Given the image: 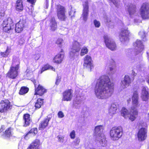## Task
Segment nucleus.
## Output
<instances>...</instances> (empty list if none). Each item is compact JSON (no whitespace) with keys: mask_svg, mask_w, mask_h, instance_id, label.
Returning a JSON list of instances; mask_svg holds the SVG:
<instances>
[{"mask_svg":"<svg viewBox=\"0 0 149 149\" xmlns=\"http://www.w3.org/2000/svg\"><path fill=\"white\" fill-rule=\"evenodd\" d=\"M114 84L108 76L102 75L97 80L95 89V94L98 98L106 99L111 97L113 91Z\"/></svg>","mask_w":149,"mask_h":149,"instance_id":"obj_1","label":"nucleus"},{"mask_svg":"<svg viewBox=\"0 0 149 149\" xmlns=\"http://www.w3.org/2000/svg\"><path fill=\"white\" fill-rule=\"evenodd\" d=\"M139 95L138 92L135 91L133 94L132 98V106L131 109L132 111L130 113L129 115V119L132 121H134L136 118L138 112L136 108L139 106Z\"/></svg>","mask_w":149,"mask_h":149,"instance_id":"obj_2","label":"nucleus"},{"mask_svg":"<svg viewBox=\"0 0 149 149\" xmlns=\"http://www.w3.org/2000/svg\"><path fill=\"white\" fill-rule=\"evenodd\" d=\"M103 129V127L102 125L95 127L93 134L95 136L96 140L99 142L102 146H104L106 145L107 141L104 135L102 133Z\"/></svg>","mask_w":149,"mask_h":149,"instance_id":"obj_3","label":"nucleus"},{"mask_svg":"<svg viewBox=\"0 0 149 149\" xmlns=\"http://www.w3.org/2000/svg\"><path fill=\"white\" fill-rule=\"evenodd\" d=\"M19 64V62L17 61H13L10 70L7 74V77L12 79H14L17 76Z\"/></svg>","mask_w":149,"mask_h":149,"instance_id":"obj_4","label":"nucleus"},{"mask_svg":"<svg viewBox=\"0 0 149 149\" xmlns=\"http://www.w3.org/2000/svg\"><path fill=\"white\" fill-rule=\"evenodd\" d=\"M84 44L81 38L78 39L77 40H74L70 49V56L71 57L74 56L76 52H78L80 51L81 47Z\"/></svg>","mask_w":149,"mask_h":149,"instance_id":"obj_5","label":"nucleus"},{"mask_svg":"<svg viewBox=\"0 0 149 149\" xmlns=\"http://www.w3.org/2000/svg\"><path fill=\"white\" fill-rule=\"evenodd\" d=\"M122 134L123 129L120 127L112 128L110 132V138L113 141L118 140L121 137Z\"/></svg>","mask_w":149,"mask_h":149,"instance_id":"obj_6","label":"nucleus"},{"mask_svg":"<svg viewBox=\"0 0 149 149\" xmlns=\"http://www.w3.org/2000/svg\"><path fill=\"white\" fill-rule=\"evenodd\" d=\"M140 14L143 19L149 18V5L147 3H144L140 9Z\"/></svg>","mask_w":149,"mask_h":149,"instance_id":"obj_7","label":"nucleus"},{"mask_svg":"<svg viewBox=\"0 0 149 149\" xmlns=\"http://www.w3.org/2000/svg\"><path fill=\"white\" fill-rule=\"evenodd\" d=\"M83 66L84 69H88L90 71L94 68V65L91 56L86 55L84 58Z\"/></svg>","mask_w":149,"mask_h":149,"instance_id":"obj_8","label":"nucleus"},{"mask_svg":"<svg viewBox=\"0 0 149 149\" xmlns=\"http://www.w3.org/2000/svg\"><path fill=\"white\" fill-rule=\"evenodd\" d=\"M2 25L3 31L6 32H8L14 28V24L10 18L4 20Z\"/></svg>","mask_w":149,"mask_h":149,"instance_id":"obj_9","label":"nucleus"},{"mask_svg":"<svg viewBox=\"0 0 149 149\" xmlns=\"http://www.w3.org/2000/svg\"><path fill=\"white\" fill-rule=\"evenodd\" d=\"M104 41L106 46L110 49L113 51L116 50V46L115 42L109 38L108 35L104 36Z\"/></svg>","mask_w":149,"mask_h":149,"instance_id":"obj_10","label":"nucleus"},{"mask_svg":"<svg viewBox=\"0 0 149 149\" xmlns=\"http://www.w3.org/2000/svg\"><path fill=\"white\" fill-rule=\"evenodd\" d=\"M57 16L61 20L64 21L66 18L65 13L66 12L65 7L60 5L57 6Z\"/></svg>","mask_w":149,"mask_h":149,"instance_id":"obj_11","label":"nucleus"},{"mask_svg":"<svg viewBox=\"0 0 149 149\" xmlns=\"http://www.w3.org/2000/svg\"><path fill=\"white\" fill-rule=\"evenodd\" d=\"M83 5V9L80 19L84 22H86L88 18L89 13L88 5L87 1H86L84 2Z\"/></svg>","mask_w":149,"mask_h":149,"instance_id":"obj_12","label":"nucleus"},{"mask_svg":"<svg viewBox=\"0 0 149 149\" xmlns=\"http://www.w3.org/2000/svg\"><path fill=\"white\" fill-rule=\"evenodd\" d=\"M12 107L10 102L8 100H2L0 102V112L3 113L6 112L10 109Z\"/></svg>","mask_w":149,"mask_h":149,"instance_id":"obj_13","label":"nucleus"},{"mask_svg":"<svg viewBox=\"0 0 149 149\" xmlns=\"http://www.w3.org/2000/svg\"><path fill=\"white\" fill-rule=\"evenodd\" d=\"M35 87V92L33 98L36 99L37 98V95H39L40 96L42 95L44 93L46 92V90L40 85H39L36 88L35 83H34Z\"/></svg>","mask_w":149,"mask_h":149,"instance_id":"obj_14","label":"nucleus"},{"mask_svg":"<svg viewBox=\"0 0 149 149\" xmlns=\"http://www.w3.org/2000/svg\"><path fill=\"white\" fill-rule=\"evenodd\" d=\"M141 98L143 101L148 102L149 100V89L147 86L142 87Z\"/></svg>","mask_w":149,"mask_h":149,"instance_id":"obj_15","label":"nucleus"},{"mask_svg":"<svg viewBox=\"0 0 149 149\" xmlns=\"http://www.w3.org/2000/svg\"><path fill=\"white\" fill-rule=\"evenodd\" d=\"M73 97V91L71 89L65 91L63 94L62 100L64 101H70Z\"/></svg>","mask_w":149,"mask_h":149,"instance_id":"obj_16","label":"nucleus"},{"mask_svg":"<svg viewBox=\"0 0 149 149\" xmlns=\"http://www.w3.org/2000/svg\"><path fill=\"white\" fill-rule=\"evenodd\" d=\"M64 56V52L63 50L61 49L60 52L53 58L52 61L56 64H60L63 61Z\"/></svg>","mask_w":149,"mask_h":149,"instance_id":"obj_17","label":"nucleus"},{"mask_svg":"<svg viewBox=\"0 0 149 149\" xmlns=\"http://www.w3.org/2000/svg\"><path fill=\"white\" fill-rule=\"evenodd\" d=\"M131 82L130 77L128 75H125L124 78L122 80L120 83V88L122 90L128 87Z\"/></svg>","mask_w":149,"mask_h":149,"instance_id":"obj_18","label":"nucleus"},{"mask_svg":"<svg viewBox=\"0 0 149 149\" xmlns=\"http://www.w3.org/2000/svg\"><path fill=\"white\" fill-rule=\"evenodd\" d=\"M146 129L142 128L139 129L137 133V138L139 141H142L144 140L146 137Z\"/></svg>","mask_w":149,"mask_h":149,"instance_id":"obj_19","label":"nucleus"},{"mask_svg":"<svg viewBox=\"0 0 149 149\" xmlns=\"http://www.w3.org/2000/svg\"><path fill=\"white\" fill-rule=\"evenodd\" d=\"M129 32L127 28L122 29L119 36L120 40L122 42H124L128 40V36Z\"/></svg>","mask_w":149,"mask_h":149,"instance_id":"obj_20","label":"nucleus"},{"mask_svg":"<svg viewBox=\"0 0 149 149\" xmlns=\"http://www.w3.org/2000/svg\"><path fill=\"white\" fill-rule=\"evenodd\" d=\"M41 145L40 139H36L31 143L27 149H39V147Z\"/></svg>","mask_w":149,"mask_h":149,"instance_id":"obj_21","label":"nucleus"},{"mask_svg":"<svg viewBox=\"0 0 149 149\" xmlns=\"http://www.w3.org/2000/svg\"><path fill=\"white\" fill-rule=\"evenodd\" d=\"M24 23L23 21H20L16 24L15 30L16 32L20 33L23 30L24 27Z\"/></svg>","mask_w":149,"mask_h":149,"instance_id":"obj_22","label":"nucleus"},{"mask_svg":"<svg viewBox=\"0 0 149 149\" xmlns=\"http://www.w3.org/2000/svg\"><path fill=\"white\" fill-rule=\"evenodd\" d=\"M134 46L135 47H136V49L139 53L141 52L144 49V46L141 41L139 40H137L134 43Z\"/></svg>","mask_w":149,"mask_h":149,"instance_id":"obj_23","label":"nucleus"},{"mask_svg":"<svg viewBox=\"0 0 149 149\" xmlns=\"http://www.w3.org/2000/svg\"><path fill=\"white\" fill-rule=\"evenodd\" d=\"M50 120V118L47 117L44 120L42 121L39 125V130H42L45 128L48 125V122Z\"/></svg>","mask_w":149,"mask_h":149,"instance_id":"obj_24","label":"nucleus"},{"mask_svg":"<svg viewBox=\"0 0 149 149\" xmlns=\"http://www.w3.org/2000/svg\"><path fill=\"white\" fill-rule=\"evenodd\" d=\"M136 10V8L135 5H131L127 9L129 15L131 17H133L135 16Z\"/></svg>","mask_w":149,"mask_h":149,"instance_id":"obj_25","label":"nucleus"},{"mask_svg":"<svg viewBox=\"0 0 149 149\" xmlns=\"http://www.w3.org/2000/svg\"><path fill=\"white\" fill-rule=\"evenodd\" d=\"M23 118L24 121V126L26 127L29 125L31 122L30 116L28 114H25L24 115Z\"/></svg>","mask_w":149,"mask_h":149,"instance_id":"obj_26","label":"nucleus"},{"mask_svg":"<svg viewBox=\"0 0 149 149\" xmlns=\"http://www.w3.org/2000/svg\"><path fill=\"white\" fill-rule=\"evenodd\" d=\"M118 106L115 104H111V107L109 109V114L112 116L115 114L116 112Z\"/></svg>","mask_w":149,"mask_h":149,"instance_id":"obj_27","label":"nucleus"},{"mask_svg":"<svg viewBox=\"0 0 149 149\" xmlns=\"http://www.w3.org/2000/svg\"><path fill=\"white\" fill-rule=\"evenodd\" d=\"M16 10L18 11H21L23 9V6L22 0H17L15 4Z\"/></svg>","mask_w":149,"mask_h":149,"instance_id":"obj_28","label":"nucleus"},{"mask_svg":"<svg viewBox=\"0 0 149 149\" xmlns=\"http://www.w3.org/2000/svg\"><path fill=\"white\" fill-rule=\"evenodd\" d=\"M49 69H51L54 71L55 70V68L53 67L48 64H47L42 66L40 70L39 71V73L41 74L43 72Z\"/></svg>","mask_w":149,"mask_h":149,"instance_id":"obj_29","label":"nucleus"},{"mask_svg":"<svg viewBox=\"0 0 149 149\" xmlns=\"http://www.w3.org/2000/svg\"><path fill=\"white\" fill-rule=\"evenodd\" d=\"M68 14L70 17L72 19L74 18L75 15V9L72 6L69 7V9L68 10Z\"/></svg>","mask_w":149,"mask_h":149,"instance_id":"obj_30","label":"nucleus"},{"mask_svg":"<svg viewBox=\"0 0 149 149\" xmlns=\"http://www.w3.org/2000/svg\"><path fill=\"white\" fill-rule=\"evenodd\" d=\"M130 113L127 109L123 107L121 111V115L125 118H128Z\"/></svg>","mask_w":149,"mask_h":149,"instance_id":"obj_31","label":"nucleus"},{"mask_svg":"<svg viewBox=\"0 0 149 149\" xmlns=\"http://www.w3.org/2000/svg\"><path fill=\"white\" fill-rule=\"evenodd\" d=\"M50 25L51 29L52 31H55L57 28V24L54 18L50 20Z\"/></svg>","mask_w":149,"mask_h":149,"instance_id":"obj_32","label":"nucleus"},{"mask_svg":"<svg viewBox=\"0 0 149 149\" xmlns=\"http://www.w3.org/2000/svg\"><path fill=\"white\" fill-rule=\"evenodd\" d=\"M110 5H114L116 7H118L120 5L119 0H107Z\"/></svg>","mask_w":149,"mask_h":149,"instance_id":"obj_33","label":"nucleus"},{"mask_svg":"<svg viewBox=\"0 0 149 149\" xmlns=\"http://www.w3.org/2000/svg\"><path fill=\"white\" fill-rule=\"evenodd\" d=\"M43 103V100L39 98L37 100V102L35 103V107L36 108H40Z\"/></svg>","mask_w":149,"mask_h":149,"instance_id":"obj_34","label":"nucleus"},{"mask_svg":"<svg viewBox=\"0 0 149 149\" xmlns=\"http://www.w3.org/2000/svg\"><path fill=\"white\" fill-rule=\"evenodd\" d=\"M11 52V49L8 47H7L6 51L4 52H1V55L3 57H6L8 56Z\"/></svg>","mask_w":149,"mask_h":149,"instance_id":"obj_35","label":"nucleus"},{"mask_svg":"<svg viewBox=\"0 0 149 149\" xmlns=\"http://www.w3.org/2000/svg\"><path fill=\"white\" fill-rule=\"evenodd\" d=\"M88 49L87 47H84L81 49L80 55L81 56H83L87 54L88 53Z\"/></svg>","mask_w":149,"mask_h":149,"instance_id":"obj_36","label":"nucleus"},{"mask_svg":"<svg viewBox=\"0 0 149 149\" xmlns=\"http://www.w3.org/2000/svg\"><path fill=\"white\" fill-rule=\"evenodd\" d=\"M29 89L25 87H22L19 91V94L20 95H23L26 93L28 92Z\"/></svg>","mask_w":149,"mask_h":149,"instance_id":"obj_37","label":"nucleus"},{"mask_svg":"<svg viewBox=\"0 0 149 149\" xmlns=\"http://www.w3.org/2000/svg\"><path fill=\"white\" fill-rule=\"evenodd\" d=\"M6 136L10 137L12 135V130L11 128H8L7 129L4 134Z\"/></svg>","mask_w":149,"mask_h":149,"instance_id":"obj_38","label":"nucleus"},{"mask_svg":"<svg viewBox=\"0 0 149 149\" xmlns=\"http://www.w3.org/2000/svg\"><path fill=\"white\" fill-rule=\"evenodd\" d=\"M37 128H34L32 129L29 132H28V134H30L31 136H35L37 133Z\"/></svg>","mask_w":149,"mask_h":149,"instance_id":"obj_39","label":"nucleus"},{"mask_svg":"<svg viewBox=\"0 0 149 149\" xmlns=\"http://www.w3.org/2000/svg\"><path fill=\"white\" fill-rule=\"evenodd\" d=\"M57 138L59 142L61 143L63 142L64 138V136L59 135L57 136Z\"/></svg>","mask_w":149,"mask_h":149,"instance_id":"obj_40","label":"nucleus"},{"mask_svg":"<svg viewBox=\"0 0 149 149\" xmlns=\"http://www.w3.org/2000/svg\"><path fill=\"white\" fill-rule=\"evenodd\" d=\"M139 35L143 38V40L144 41H145L146 40V39L144 38L146 36V34L144 31H140L139 33Z\"/></svg>","mask_w":149,"mask_h":149,"instance_id":"obj_41","label":"nucleus"},{"mask_svg":"<svg viewBox=\"0 0 149 149\" xmlns=\"http://www.w3.org/2000/svg\"><path fill=\"white\" fill-rule=\"evenodd\" d=\"M63 42V40L62 38H58L56 41V43L58 45L60 46Z\"/></svg>","mask_w":149,"mask_h":149,"instance_id":"obj_42","label":"nucleus"},{"mask_svg":"<svg viewBox=\"0 0 149 149\" xmlns=\"http://www.w3.org/2000/svg\"><path fill=\"white\" fill-rule=\"evenodd\" d=\"M93 23L95 27H96L99 28L100 26V22L96 20H95L94 21Z\"/></svg>","mask_w":149,"mask_h":149,"instance_id":"obj_43","label":"nucleus"},{"mask_svg":"<svg viewBox=\"0 0 149 149\" xmlns=\"http://www.w3.org/2000/svg\"><path fill=\"white\" fill-rule=\"evenodd\" d=\"M75 132L74 130L72 131L70 133V138L72 139H73L75 137Z\"/></svg>","mask_w":149,"mask_h":149,"instance_id":"obj_44","label":"nucleus"},{"mask_svg":"<svg viewBox=\"0 0 149 149\" xmlns=\"http://www.w3.org/2000/svg\"><path fill=\"white\" fill-rule=\"evenodd\" d=\"M58 117L59 118H62L64 117V115L62 111H59L58 113Z\"/></svg>","mask_w":149,"mask_h":149,"instance_id":"obj_45","label":"nucleus"},{"mask_svg":"<svg viewBox=\"0 0 149 149\" xmlns=\"http://www.w3.org/2000/svg\"><path fill=\"white\" fill-rule=\"evenodd\" d=\"M134 22L135 24L138 25L141 22V21L138 19H134Z\"/></svg>","mask_w":149,"mask_h":149,"instance_id":"obj_46","label":"nucleus"},{"mask_svg":"<svg viewBox=\"0 0 149 149\" xmlns=\"http://www.w3.org/2000/svg\"><path fill=\"white\" fill-rule=\"evenodd\" d=\"M28 132L26 135H24V138L26 139H28L31 136H31L30 134H29Z\"/></svg>","mask_w":149,"mask_h":149,"instance_id":"obj_47","label":"nucleus"},{"mask_svg":"<svg viewBox=\"0 0 149 149\" xmlns=\"http://www.w3.org/2000/svg\"><path fill=\"white\" fill-rule=\"evenodd\" d=\"M40 56L39 54H36L34 56V58L36 60H38L39 58H40Z\"/></svg>","mask_w":149,"mask_h":149,"instance_id":"obj_48","label":"nucleus"},{"mask_svg":"<svg viewBox=\"0 0 149 149\" xmlns=\"http://www.w3.org/2000/svg\"><path fill=\"white\" fill-rule=\"evenodd\" d=\"M145 79L146 82L149 85V74L145 77Z\"/></svg>","mask_w":149,"mask_h":149,"instance_id":"obj_49","label":"nucleus"},{"mask_svg":"<svg viewBox=\"0 0 149 149\" xmlns=\"http://www.w3.org/2000/svg\"><path fill=\"white\" fill-rule=\"evenodd\" d=\"M27 1L32 4H34L35 3L36 0H27Z\"/></svg>","mask_w":149,"mask_h":149,"instance_id":"obj_50","label":"nucleus"},{"mask_svg":"<svg viewBox=\"0 0 149 149\" xmlns=\"http://www.w3.org/2000/svg\"><path fill=\"white\" fill-rule=\"evenodd\" d=\"M64 31L65 32V34H67L68 32L69 29H68L67 28H64Z\"/></svg>","mask_w":149,"mask_h":149,"instance_id":"obj_51","label":"nucleus"},{"mask_svg":"<svg viewBox=\"0 0 149 149\" xmlns=\"http://www.w3.org/2000/svg\"><path fill=\"white\" fill-rule=\"evenodd\" d=\"M60 81V79H57L56 80V84L57 85H58L59 83V82Z\"/></svg>","mask_w":149,"mask_h":149,"instance_id":"obj_52","label":"nucleus"},{"mask_svg":"<svg viewBox=\"0 0 149 149\" xmlns=\"http://www.w3.org/2000/svg\"><path fill=\"white\" fill-rule=\"evenodd\" d=\"M136 73L133 70L132 73V75L135 76L136 75Z\"/></svg>","mask_w":149,"mask_h":149,"instance_id":"obj_53","label":"nucleus"},{"mask_svg":"<svg viewBox=\"0 0 149 149\" xmlns=\"http://www.w3.org/2000/svg\"><path fill=\"white\" fill-rule=\"evenodd\" d=\"M147 59L148 61H149V53L148 52H147Z\"/></svg>","mask_w":149,"mask_h":149,"instance_id":"obj_54","label":"nucleus"},{"mask_svg":"<svg viewBox=\"0 0 149 149\" xmlns=\"http://www.w3.org/2000/svg\"><path fill=\"white\" fill-rule=\"evenodd\" d=\"M114 69V68L113 67H110L109 68V70L110 71H112Z\"/></svg>","mask_w":149,"mask_h":149,"instance_id":"obj_55","label":"nucleus"},{"mask_svg":"<svg viewBox=\"0 0 149 149\" xmlns=\"http://www.w3.org/2000/svg\"><path fill=\"white\" fill-rule=\"evenodd\" d=\"M4 128V126H2L1 127V130H0V131H1V130H2V131H3V130Z\"/></svg>","mask_w":149,"mask_h":149,"instance_id":"obj_56","label":"nucleus"},{"mask_svg":"<svg viewBox=\"0 0 149 149\" xmlns=\"http://www.w3.org/2000/svg\"><path fill=\"white\" fill-rule=\"evenodd\" d=\"M130 101H131V99L130 98L127 100V101L128 103H129L130 102Z\"/></svg>","mask_w":149,"mask_h":149,"instance_id":"obj_57","label":"nucleus"},{"mask_svg":"<svg viewBox=\"0 0 149 149\" xmlns=\"http://www.w3.org/2000/svg\"><path fill=\"white\" fill-rule=\"evenodd\" d=\"M77 141L78 142H79V139L77 140Z\"/></svg>","mask_w":149,"mask_h":149,"instance_id":"obj_58","label":"nucleus"},{"mask_svg":"<svg viewBox=\"0 0 149 149\" xmlns=\"http://www.w3.org/2000/svg\"><path fill=\"white\" fill-rule=\"evenodd\" d=\"M1 75H0V79L1 78Z\"/></svg>","mask_w":149,"mask_h":149,"instance_id":"obj_59","label":"nucleus"},{"mask_svg":"<svg viewBox=\"0 0 149 149\" xmlns=\"http://www.w3.org/2000/svg\"><path fill=\"white\" fill-rule=\"evenodd\" d=\"M90 149H94V148H91Z\"/></svg>","mask_w":149,"mask_h":149,"instance_id":"obj_60","label":"nucleus"}]
</instances>
